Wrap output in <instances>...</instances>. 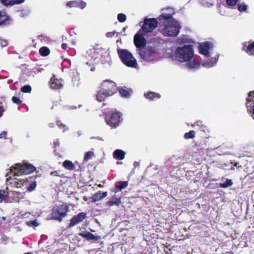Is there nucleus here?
Returning a JSON list of instances; mask_svg holds the SVG:
<instances>
[{
  "label": "nucleus",
  "mask_w": 254,
  "mask_h": 254,
  "mask_svg": "<svg viewBox=\"0 0 254 254\" xmlns=\"http://www.w3.org/2000/svg\"><path fill=\"white\" fill-rule=\"evenodd\" d=\"M158 19L160 21H163L164 27L161 31L163 35L170 37H176L178 35L180 26L171 14L163 13L158 17Z\"/></svg>",
  "instance_id": "1"
},
{
  "label": "nucleus",
  "mask_w": 254,
  "mask_h": 254,
  "mask_svg": "<svg viewBox=\"0 0 254 254\" xmlns=\"http://www.w3.org/2000/svg\"><path fill=\"white\" fill-rule=\"evenodd\" d=\"M35 170V167L30 164H15V166L10 167L6 175V177H7L9 174H11L12 177L19 176L23 174H28L33 172Z\"/></svg>",
  "instance_id": "2"
},
{
  "label": "nucleus",
  "mask_w": 254,
  "mask_h": 254,
  "mask_svg": "<svg viewBox=\"0 0 254 254\" xmlns=\"http://www.w3.org/2000/svg\"><path fill=\"white\" fill-rule=\"evenodd\" d=\"M193 50L192 45H185L183 47H179L175 52L176 59L181 62H185L191 60L193 56Z\"/></svg>",
  "instance_id": "3"
},
{
  "label": "nucleus",
  "mask_w": 254,
  "mask_h": 254,
  "mask_svg": "<svg viewBox=\"0 0 254 254\" xmlns=\"http://www.w3.org/2000/svg\"><path fill=\"white\" fill-rule=\"evenodd\" d=\"M118 54L123 63L128 67H136L137 63L131 53L126 49H118Z\"/></svg>",
  "instance_id": "4"
},
{
  "label": "nucleus",
  "mask_w": 254,
  "mask_h": 254,
  "mask_svg": "<svg viewBox=\"0 0 254 254\" xmlns=\"http://www.w3.org/2000/svg\"><path fill=\"white\" fill-rule=\"evenodd\" d=\"M105 121L108 125L113 128H116L119 126L121 122V114L116 110L105 113Z\"/></svg>",
  "instance_id": "5"
},
{
  "label": "nucleus",
  "mask_w": 254,
  "mask_h": 254,
  "mask_svg": "<svg viewBox=\"0 0 254 254\" xmlns=\"http://www.w3.org/2000/svg\"><path fill=\"white\" fill-rule=\"evenodd\" d=\"M101 89L104 91L107 96H112L117 91V87L115 82L109 79L104 80L101 85Z\"/></svg>",
  "instance_id": "6"
},
{
  "label": "nucleus",
  "mask_w": 254,
  "mask_h": 254,
  "mask_svg": "<svg viewBox=\"0 0 254 254\" xmlns=\"http://www.w3.org/2000/svg\"><path fill=\"white\" fill-rule=\"evenodd\" d=\"M156 50L153 47H147L139 50V54L141 58L147 62L152 61L156 54Z\"/></svg>",
  "instance_id": "7"
},
{
  "label": "nucleus",
  "mask_w": 254,
  "mask_h": 254,
  "mask_svg": "<svg viewBox=\"0 0 254 254\" xmlns=\"http://www.w3.org/2000/svg\"><path fill=\"white\" fill-rule=\"evenodd\" d=\"M68 211L66 204H63L55 207L52 214V218L54 219L59 221L62 220V217H64Z\"/></svg>",
  "instance_id": "8"
},
{
  "label": "nucleus",
  "mask_w": 254,
  "mask_h": 254,
  "mask_svg": "<svg viewBox=\"0 0 254 254\" xmlns=\"http://www.w3.org/2000/svg\"><path fill=\"white\" fill-rule=\"evenodd\" d=\"M158 22L155 18H146L141 29L144 33L152 32L157 26Z\"/></svg>",
  "instance_id": "9"
},
{
  "label": "nucleus",
  "mask_w": 254,
  "mask_h": 254,
  "mask_svg": "<svg viewBox=\"0 0 254 254\" xmlns=\"http://www.w3.org/2000/svg\"><path fill=\"white\" fill-rule=\"evenodd\" d=\"M146 43V39L141 35L138 33L134 36V44L137 48L144 47Z\"/></svg>",
  "instance_id": "10"
},
{
  "label": "nucleus",
  "mask_w": 254,
  "mask_h": 254,
  "mask_svg": "<svg viewBox=\"0 0 254 254\" xmlns=\"http://www.w3.org/2000/svg\"><path fill=\"white\" fill-rule=\"evenodd\" d=\"M242 50L250 56H254V41L243 43Z\"/></svg>",
  "instance_id": "11"
},
{
  "label": "nucleus",
  "mask_w": 254,
  "mask_h": 254,
  "mask_svg": "<svg viewBox=\"0 0 254 254\" xmlns=\"http://www.w3.org/2000/svg\"><path fill=\"white\" fill-rule=\"evenodd\" d=\"M211 45L212 44L209 42H205L201 43L198 47L199 53L202 55L208 56Z\"/></svg>",
  "instance_id": "12"
},
{
  "label": "nucleus",
  "mask_w": 254,
  "mask_h": 254,
  "mask_svg": "<svg viewBox=\"0 0 254 254\" xmlns=\"http://www.w3.org/2000/svg\"><path fill=\"white\" fill-rule=\"evenodd\" d=\"M50 87L52 89H58L63 87L64 81L53 76L49 82Z\"/></svg>",
  "instance_id": "13"
},
{
  "label": "nucleus",
  "mask_w": 254,
  "mask_h": 254,
  "mask_svg": "<svg viewBox=\"0 0 254 254\" xmlns=\"http://www.w3.org/2000/svg\"><path fill=\"white\" fill-rule=\"evenodd\" d=\"M10 180H12V182H10V184L17 188H21L25 183V179L23 178L17 179L14 178L12 179L11 177L9 176L6 179L7 182Z\"/></svg>",
  "instance_id": "14"
},
{
  "label": "nucleus",
  "mask_w": 254,
  "mask_h": 254,
  "mask_svg": "<svg viewBox=\"0 0 254 254\" xmlns=\"http://www.w3.org/2000/svg\"><path fill=\"white\" fill-rule=\"evenodd\" d=\"M120 96L123 98H129L132 92V90L130 88H126L125 86L117 88Z\"/></svg>",
  "instance_id": "15"
},
{
  "label": "nucleus",
  "mask_w": 254,
  "mask_h": 254,
  "mask_svg": "<svg viewBox=\"0 0 254 254\" xmlns=\"http://www.w3.org/2000/svg\"><path fill=\"white\" fill-rule=\"evenodd\" d=\"M107 194L108 193L107 191L101 192V191H98L95 193L92 197H89V199L91 202L95 203V202L99 201L102 198L106 197Z\"/></svg>",
  "instance_id": "16"
},
{
  "label": "nucleus",
  "mask_w": 254,
  "mask_h": 254,
  "mask_svg": "<svg viewBox=\"0 0 254 254\" xmlns=\"http://www.w3.org/2000/svg\"><path fill=\"white\" fill-rule=\"evenodd\" d=\"M144 95L146 98L150 101H153L156 99H159L161 97V95L159 93L151 91H148V92L144 93Z\"/></svg>",
  "instance_id": "17"
},
{
  "label": "nucleus",
  "mask_w": 254,
  "mask_h": 254,
  "mask_svg": "<svg viewBox=\"0 0 254 254\" xmlns=\"http://www.w3.org/2000/svg\"><path fill=\"white\" fill-rule=\"evenodd\" d=\"M252 105H254V91H250L247 98L246 107L248 110H249L250 106Z\"/></svg>",
  "instance_id": "18"
},
{
  "label": "nucleus",
  "mask_w": 254,
  "mask_h": 254,
  "mask_svg": "<svg viewBox=\"0 0 254 254\" xmlns=\"http://www.w3.org/2000/svg\"><path fill=\"white\" fill-rule=\"evenodd\" d=\"M113 157L118 160H123L125 157V152L121 149H116L113 152Z\"/></svg>",
  "instance_id": "19"
},
{
  "label": "nucleus",
  "mask_w": 254,
  "mask_h": 254,
  "mask_svg": "<svg viewBox=\"0 0 254 254\" xmlns=\"http://www.w3.org/2000/svg\"><path fill=\"white\" fill-rule=\"evenodd\" d=\"M80 236L85 238L88 240H98L100 239V236H95L90 232L80 233Z\"/></svg>",
  "instance_id": "20"
},
{
  "label": "nucleus",
  "mask_w": 254,
  "mask_h": 254,
  "mask_svg": "<svg viewBox=\"0 0 254 254\" xmlns=\"http://www.w3.org/2000/svg\"><path fill=\"white\" fill-rule=\"evenodd\" d=\"M188 62L187 64L190 68H198L200 66V63L197 59H194L192 61L190 60Z\"/></svg>",
  "instance_id": "21"
},
{
  "label": "nucleus",
  "mask_w": 254,
  "mask_h": 254,
  "mask_svg": "<svg viewBox=\"0 0 254 254\" xmlns=\"http://www.w3.org/2000/svg\"><path fill=\"white\" fill-rule=\"evenodd\" d=\"M105 93L102 89L99 90L96 94V100L100 102L104 101L106 97L109 96H107V94Z\"/></svg>",
  "instance_id": "22"
},
{
  "label": "nucleus",
  "mask_w": 254,
  "mask_h": 254,
  "mask_svg": "<svg viewBox=\"0 0 254 254\" xmlns=\"http://www.w3.org/2000/svg\"><path fill=\"white\" fill-rule=\"evenodd\" d=\"M195 126L199 127V129L203 132H206V130H207V127L203 124L202 121H197L194 124L192 125L191 127H194Z\"/></svg>",
  "instance_id": "23"
},
{
  "label": "nucleus",
  "mask_w": 254,
  "mask_h": 254,
  "mask_svg": "<svg viewBox=\"0 0 254 254\" xmlns=\"http://www.w3.org/2000/svg\"><path fill=\"white\" fill-rule=\"evenodd\" d=\"M121 203V198H116L115 200H110L107 201L106 204L108 206H112L113 205L119 206Z\"/></svg>",
  "instance_id": "24"
},
{
  "label": "nucleus",
  "mask_w": 254,
  "mask_h": 254,
  "mask_svg": "<svg viewBox=\"0 0 254 254\" xmlns=\"http://www.w3.org/2000/svg\"><path fill=\"white\" fill-rule=\"evenodd\" d=\"M8 19V18L6 13L3 11H0V25L4 23Z\"/></svg>",
  "instance_id": "25"
},
{
  "label": "nucleus",
  "mask_w": 254,
  "mask_h": 254,
  "mask_svg": "<svg viewBox=\"0 0 254 254\" xmlns=\"http://www.w3.org/2000/svg\"><path fill=\"white\" fill-rule=\"evenodd\" d=\"M63 166L67 169L73 170L74 167V164L70 161L66 160L63 163Z\"/></svg>",
  "instance_id": "26"
},
{
  "label": "nucleus",
  "mask_w": 254,
  "mask_h": 254,
  "mask_svg": "<svg viewBox=\"0 0 254 254\" xmlns=\"http://www.w3.org/2000/svg\"><path fill=\"white\" fill-rule=\"evenodd\" d=\"M195 132L193 130H190L188 132H186L184 134V138L186 139H192L195 137Z\"/></svg>",
  "instance_id": "27"
},
{
  "label": "nucleus",
  "mask_w": 254,
  "mask_h": 254,
  "mask_svg": "<svg viewBox=\"0 0 254 254\" xmlns=\"http://www.w3.org/2000/svg\"><path fill=\"white\" fill-rule=\"evenodd\" d=\"M40 54L43 56H47L50 54L49 49L46 47H43L39 50Z\"/></svg>",
  "instance_id": "28"
},
{
  "label": "nucleus",
  "mask_w": 254,
  "mask_h": 254,
  "mask_svg": "<svg viewBox=\"0 0 254 254\" xmlns=\"http://www.w3.org/2000/svg\"><path fill=\"white\" fill-rule=\"evenodd\" d=\"M7 189L8 188H7L5 190H0V202L8 195Z\"/></svg>",
  "instance_id": "29"
},
{
  "label": "nucleus",
  "mask_w": 254,
  "mask_h": 254,
  "mask_svg": "<svg viewBox=\"0 0 254 254\" xmlns=\"http://www.w3.org/2000/svg\"><path fill=\"white\" fill-rule=\"evenodd\" d=\"M93 155L94 152L93 151H89L86 152L84 155L83 161L87 162L89 160L91 159Z\"/></svg>",
  "instance_id": "30"
},
{
  "label": "nucleus",
  "mask_w": 254,
  "mask_h": 254,
  "mask_svg": "<svg viewBox=\"0 0 254 254\" xmlns=\"http://www.w3.org/2000/svg\"><path fill=\"white\" fill-rule=\"evenodd\" d=\"M79 222V214H77L76 216L74 217L71 220L69 227H72Z\"/></svg>",
  "instance_id": "31"
},
{
  "label": "nucleus",
  "mask_w": 254,
  "mask_h": 254,
  "mask_svg": "<svg viewBox=\"0 0 254 254\" xmlns=\"http://www.w3.org/2000/svg\"><path fill=\"white\" fill-rule=\"evenodd\" d=\"M214 64V62H213L211 60L208 59L203 62L202 64V66L205 67L209 68L213 66Z\"/></svg>",
  "instance_id": "32"
},
{
  "label": "nucleus",
  "mask_w": 254,
  "mask_h": 254,
  "mask_svg": "<svg viewBox=\"0 0 254 254\" xmlns=\"http://www.w3.org/2000/svg\"><path fill=\"white\" fill-rule=\"evenodd\" d=\"M79 5V3L77 0L70 1L66 3V6L69 7H77Z\"/></svg>",
  "instance_id": "33"
},
{
  "label": "nucleus",
  "mask_w": 254,
  "mask_h": 254,
  "mask_svg": "<svg viewBox=\"0 0 254 254\" xmlns=\"http://www.w3.org/2000/svg\"><path fill=\"white\" fill-rule=\"evenodd\" d=\"M237 6L240 11H245L247 9V5L244 2L238 3Z\"/></svg>",
  "instance_id": "34"
},
{
  "label": "nucleus",
  "mask_w": 254,
  "mask_h": 254,
  "mask_svg": "<svg viewBox=\"0 0 254 254\" xmlns=\"http://www.w3.org/2000/svg\"><path fill=\"white\" fill-rule=\"evenodd\" d=\"M232 182L231 180H227V181L223 183L220 184V186L223 188H226L231 186L232 185Z\"/></svg>",
  "instance_id": "35"
},
{
  "label": "nucleus",
  "mask_w": 254,
  "mask_h": 254,
  "mask_svg": "<svg viewBox=\"0 0 254 254\" xmlns=\"http://www.w3.org/2000/svg\"><path fill=\"white\" fill-rule=\"evenodd\" d=\"M117 18L119 21L122 23L124 22L127 19L126 15L123 13H119Z\"/></svg>",
  "instance_id": "36"
},
{
  "label": "nucleus",
  "mask_w": 254,
  "mask_h": 254,
  "mask_svg": "<svg viewBox=\"0 0 254 254\" xmlns=\"http://www.w3.org/2000/svg\"><path fill=\"white\" fill-rule=\"evenodd\" d=\"M21 90L24 93H30L31 91V87L30 85H26L22 87Z\"/></svg>",
  "instance_id": "37"
},
{
  "label": "nucleus",
  "mask_w": 254,
  "mask_h": 254,
  "mask_svg": "<svg viewBox=\"0 0 254 254\" xmlns=\"http://www.w3.org/2000/svg\"><path fill=\"white\" fill-rule=\"evenodd\" d=\"M238 0H226V3L228 6H234L236 5Z\"/></svg>",
  "instance_id": "38"
},
{
  "label": "nucleus",
  "mask_w": 254,
  "mask_h": 254,
  "mask_svg": "<svg viewBox=\"0 0 254 254\" xmlns=\"http://www.w3.org/2000/svg\"><path fill=\"white\" fill-rule=\"evenodd\" d=\"M119 183L120 184L119 190H122L123 189L126 188L128 186L127 181L120 182Z\"/></svg>",
  "instance_id": "39"
},
{
  "label": "nucleus",
  "mask_w": 254,
  "mask_h": 254,
  "mask_svg": "<svg viewBox=\"0 0 254 254\" xmlns=\"http://www.w3.org/2000/svg\"><path fill=\"white\" fill-rule=\"evenodd\" d=\"M36 187V182L32 183L29 187L27 188V191L31 192L33 190H34Z\"/></svg>",
  "instance_id": "40"
},
{
  "label": "nucleus",
  "mask_w": 254,
  "mask_h": 254,
  "mask_svg": "<svg viewBox=\"0 0 254 254\" xmlns=\"http://www.w3.org/2000/svg\"><path fill=\"white\" fill-rule=\"evenodd\" d=\"M1 2L5 5H13L12 0H1Z\"/></svg>",
  "instance_id": "41"
},
{
  "label": "nucleus",
  "mask_w": 254,
  "mask_h": 254,
  "mask_svg": "<svg viewBox=\"0 0 254 254\" xmlns=\"http://www.w3.org/2000/svg\"><path fill=\"white\" fill-rule=\"evenodd\" d=\"M26 224L28 226H38L39 225V223L37 222L36 220H33L32 221H28L26 222Z\"/></svg>",
  "instance_id": "42"
},
{
  "label": "nucleus",
  "mask_w": 254,
  "mask_h": 254,
  "mask_svg": "<svg viewBox=\"0 0 254 254\" xmlns=\"http://www.w3.org/2000/svg\"><path fill=\"white\" fill-rule=\"evenodd\" d=\"M12 100L14 103L16 104H19L21 103V100L18 97L13 96L12 98Z\"/></svg>",
  "instance_id": "43"
},
{
  "label": "nucleus",
  "mask_w": 254,
  "mask_h": 254,
  "mask_svg": "<svg viewBox=\"0 0 254 254\" xmlns=\"http://www.w3.org/2000/svg\"><path fill=\"white\" fill-rule=\"evenodd\" d=\"M57 124L60 128L62 127H63V132H64L66 129H67V127L65 125H63V124L60 121H57Z\"/></svg>",
  "instance_id": "44"
},
{
  "label": "nucleus",
  "mask_w": 254,
  "mask_h": 254,
  "mask_svg": "<svg viewBox=\"0 0 254 254\" xmlns=\"http://www.w3.org/2000/svg\"><path fill=\"white\" fill-rule=\"evenodd\" d=\"M7 41L5 40H3L0 38V46L1 47H3L7 45Z\"/></svg>",
  "instance_id": "45"
},
{
  "label": "nucleus",
  "mask_w": 254,
  "mask_h": 254,
  "mask_svg": "<svg viewBox=\"0 0 254 254\" xmlns=\"http://www.w3.org/2000/svg\"><path fill=\"white\" fill-rule=\"evenodd\" d=\"M116 33V31H114L113 32H109L106 34V36L107 37H112Z\"/></svg>",
  "instance_id": "46"
},
{
  "label": "nucleus",
  "mask_w": 254,
  "mask_h": 254,
  "mask_svg": "<svg viewBox=\"0 0 254 254\" xmlns=\"http://www.w3.org/2000/svg\"><path fill=\"white\" fill-rule=\"evenodd\" d=\"M120 186L119 185L116 184L115 188L112 190V191L116 193L119 191H121L122 190H119Z\"/></svg>",
  "instance_id": "47"
},
{
  "label": "nucleus",
  "mask_w": 254,
  "mask_h": 254,
  "mask_svg": "<svg viewBox=\"0 0 254 254\" xmlns=\"http://www.w3.org/2000/svg\"><path fill=\"white\" fill-rule=\"evenodd\" d=\"M249 111L252 112V117L254 119V105H252L251 106H250V109Z\"/></svg>",
  "instance_id": "48"
},
{
  "label": "nucleus",
  "mask_w": 254,
  "mask_h": 254,
  "mask_svg": "<svg viewBox=\"0 0 254 254\" xmlns=\"http://www.w3.org/2000/svg\"><path fill=\"white\" fill-rule=\"evenodd\" d=\"M6 134H7V133L6 131H2L0 133V138H5Z\"/></svg>",
  "instance_id": "49"
},
{
  "label": "nucleus",
  "mask_w": 254,
  "mask_h": 254,
  "mask_svg": "<svg viewBox=\"0 0 254 254\" xmlns=\"http://www.w3.org/2000/svg\"><path fill=\"white\" fill-rule=\"evenodd\" d=\"M86 214L84 212H80V222L86 218Z\"/></svg>",
  "instance_id": "50"
},
{
  "label": "nucleus",
  "mask_w": 254,
  "mask_h": 254,
  "mask_svg": "<svg viewBox=\"0 0 254 254\" xmlns=\"http://www.w3.org/2000/svg\"><path fill=\"white\" fill-rule=\"evenodd\" d=\"M86 5V2L80 0V8L83 9L85 7Z\"/></svg>",
  "instance_id": "51"
},
{
  "label": "nucleus",
  "mask_w": 254,
  "mask_h": 254,
  "mask_svg": "<svg viewBox=\"0 0 254 254\" xmlns=\"http://www.w3.org/2000/svg\"><path fill=\"white\" fill-rule=\"evenodd\" d=\"M24 0H12L13 4L21 3V2H23Z\"/></svg>",
  "instance_id": "52"
},
{
  "label": "nucleus",
  "mask_w": 254,
  "mask_h": 254,
  "mask_svg": "<svg viewBox=\"0 0 254 254\" xmlns=\"http://www.w3.org/2000/svg\"><path fill=\"white\" fill-rule=\"evenodd\" d=\"M54 144L55 147H56L57 146H59L60 145L59 140L58 139L55 140L54 142Z\"/></svg>",
  "instance_id": "53"
},
{
  "label": "nucleus",
  "mask_w": 254,
  "mask_h": 254,
  "mask_svg": "<svg viewBox=\"0 0 254 254\" xmlns=\"http://www.w3.org/2000/svg\"><path fill=\"white\" fill-rule=\"evenodd\" d=\"M3 111H4V110L2 108V104H1V103H0V117L1 116Z\"/></svg>",
  "instance_id": "54"
},
{
  "label": "nucleus",
  "mask_w": 254,
  "mask_h": 254,
  "mask_svg": "<svg viewBox=\"0 0 254 254\" xmlns=\"http://www.w3.org/2000/svg\"><path fill=\"white\" fill-rule=\"evenodd\" d=\"M67 44H65V43H63L62 45V48L64 49V50H66V48H67Z\"/></svg>",
  "instance_id": "55"
},
{
  "label": "nucleus",
  "mask_w": 254,
  "mask_h": 254,
  "mask_svg": "<svg viewBox=\"0 0 254 254\" xmlns=\"http://www.w3.org/2000/svg\"><path fill=\"white\" fill-rule=\"evenodd\" d=\"M133 166L134 168L137 167L139 166V163L138 162H134L133 163Z\"/></svg>",
  "instance_id": "56"
},
{
  "label": "nucleus",
  "mask_w": 254,
  "mask_h": 254,
  "mask_svg": "<svg viewBox=\"0 0 254 254\" xmlns=\"http://www.w3.org/2000/svg\"><path fill=\"white\" fill-rule=\"evenodd\" d=\"M95 66H92V67H91V68H90V70H91V71H94V70H95Z\"/></svg>",
  "instance_id": "57"
},
{
  "label": "nucleus",
  "mask_w": 254,
  "mask_h": 254,
  "mask_svg": "<svg viewBox=\"0 0 254 254\" xmlns=\"http://www.w3.org/2000/svg\"><path fill=\"white\" fill-rule=\"evenodd\" d=\"M83 199L85 201H87L88 199V198L86 196L83 197Z\"/></svg>",
  "instance_id": "58"
},
{
  "label": "nucleus",
  "mask_w": 254,
  "mask_h": 254,
  "mask_svg": "<svg viewBox=\"0 0 254 254\" xmlns=\"http://www.w3.org/2000/svg\"><path fill=\"white\" fill-rule=\"evenodd\" d=\"M1 220H2V221H5V217H2L1 218Z\"/></svg>",
  "instance_id": "59"
},
{
  "label": "nucleus",
  "mask_w": 254,
  "mask_h": 254,
  "mask_svg": "<svg viewBox=\"0 0 254 254\" xmlns=\"http://www.w3.org/2000/svg\"><path fill=\"white\" fill-rule=\"evenodd\" d=\"M70 109H76V107H72Z\"/></svg>",
  "instance_id": "60"
},
{
  "label": "nucleus",
  "mask_w": 254,
  "mask_h": 254,
  "mask_svg": "<svg viewBox=\"0 0 254 254\" xmlns=\"http://www.w3.org/2000/svg\"><path fill=\"white\" fill-rule=\"evenodd\" d=\"M53 125H54V124H50V127H53Z\"/></svg>",
  "instance_id": "61"
},
{
  "label": "nucleus",
  "mask_w": 254,
  "mask_h": 254,
  "mask_svg": "<svg viewBox=\"0 0 254 254\" xmlns=\"http://www.w3.org/2000/svg\"><path fill=\"white\" fill-rule=\"evenodd\" d=\"M117 164H122V162H117Z\"/></svg>",
  "instance_id": "62"
},
{
  "label": "nucleus",
  "mask_w": 254,
  "mask_h": 254,
  "mask_svg": "<svg viewBox=\"0 0 254 254\" xmlns=\"http://www.w3.org/2000/svg\"><path fill=\"white\" fill-rule=\"evenodd\" d=\"M98 186L100 188L102 187V186L101 184L99 185Z\"/></svg>",
  "instance_id": "63"
},
{
  "label": "nucleus",
  "mask_w": 254,
  "mask_h": 254,
  "mask_svg": "<svg viewBox=\"0 0 254 254\" xmlns=\"http://www.w3.org/2000/svg\"><path fill=\"white\" fill-rule=\"evenodd\" d=\"M72 43L73 45H74L75 44L74 41H72Z\"/></svg>",
  "instance_id": "64"
}]
</instances>
